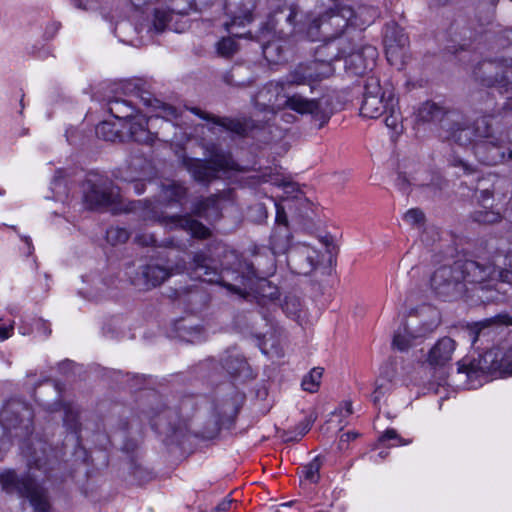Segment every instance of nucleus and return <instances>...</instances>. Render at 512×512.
Segmentation results:
<instances>
[{"mask_svg":"<svg viewBox=\"0 0 512 512\" xmlns=\"http://www.w3.org/2000/svg\"><path fill=\"white\" fill-rule=\"evenodd\" d=\"M456 346V342L452 338H440L429 350L427 362L431 366H445L452 360Z\"/></svg>","mask_w":512,"mask_h":512,"instance_id":"nucleus-22","label":"nucleus"},{"mask_svg":"<svg viewBox=\"0 0 512 512\" xmlns=\"http://www.w3.org/2000/svg\"><path fill=\"white\" fill-rule=\"evenodd\" d=\"M135 241L143 246L153 245L156 240L153 235H136Z\"/></svg>","mask_w":512,"mask_h":512,"instance_id":"nucleus-45","label":"nucleus"},{"mask_svg":"<svg viewBox=\"0 0 512 512\" xmlns=\"http://www.w3.org/2000/svg\"><path fill=\"white\" fill-rule=\"evenodd\" d=\"M172 271L155 264H149L142 270V278L146 288H152L161 285L170 277Z\"/></svg>","mask_w":512,"mask_h":512,"instance_id":"nucleus-24","label":"nucleus"},{"mask_svg":"<svg viewBox=\"0 0 512 512\" xmlns=\"http://www.w3.org/2000/svg\"><path fill=\"white\" fill-rule=\"evenodd\" d=\"M408 37L398 29L385 34L386 57L388 62L401 69L407 55Z\"/></svg>","mask_w":512,"mask_h":512,"instance_id":"nucleus-21","label":"nucleus"},{"mask_svg":"<svg viewBox=\"0 0 512 512\" xmlns=\"http://www.w3.org/2000/svg\"><path fill=\"white\" fill-rule=\"evenodd\" d=\"M508 160H512V150L508 152Z\"/></svg>","mask_w":512,"mask_h":512,"instance_id":"nucleus-61","label":"nucleus"},{"mask_svg":"<svg viewBox=\"0 0 512 512\" xmlns=\"http://www.w3.org/2000/svg\"><path fill=\"white\" fill-rule=\"evenodd\" d=\"M174 13L166 9H156L153 20V27L157 32H162L172 20Z\"/></svg>","mask_w":512,"mask_h":512,"instance_id":"nucleus-34","label":"nucleus"},{"mask_svg":"<svg viewBox=\"0 0 512 512\" xmlns=\"http://www.w3.org/2000/svg\"><path fill=\"white\" fill-rule=\"evenodd\" d=\"M110 113L117 119L125 120V125L134 116V109L126 101L114 100L110 102Z\"/></svg>","mask_w":512,"mask_h":512,"instance_id":"nucleus-29","label":"nucleus"},{"mask_svg":"<svg viewBox=\"0 0 512 512\" xmlns=\"http://www.w3.org/2000/svg\"><path fill=\"white\" fill-rule=\"evenodd\" d=\"M404 220L411 225L420 224L424 220V214L419 209H410L404 214Z\"/></svg>","mask_w":512,"mask_h":512,"instance_id":"nucleus-39","label":"nucleus"},{"mask_svg":"<svg viewBox=\"0 0 512 512\" xmlns=\"http://www.w3.org/2000/svg\"><path fill=\"white\" fill-rule=\"evenodd\" d=\"M390 386L388 381L380 380L376 382L375 390L373 391L371 397L372 401L377 404L380 402L383 395L389 390Z\"/></svg>","mask_w":512,"mask_h":512,"instance_id":"nucleus-38","label":"nucleus"},{"mask_svg":"<svg viewBox=\"0 0 512 512\" xmlns=\"http://www.w3.org/2000/svg\"><path fill=\"white\" fill-rule=\"evenodd\" d=\"M457 371L459 375H465L470 389L481 386L488 374H512V341L505 340L476 359L461 360Z\"/></svg>","mask_w":512,"mask_h":512,"instance_id":"nucleus-6","label":"nucleus"},{"mask_svg":"<svg viewBox=\"0 0 512 512\" xmlns=\"http://www.w3.org/2000/svg\"><path fill=\"white\" fill-rule=\"evenodd\" d=\"M22 240L25 242V244L27 245V248H28V254H31L32 253V250H33V246H32V240L30 237L28 236H24L22 237Z\"/></svg>","mask_w":512,"mask_h":512,"instance_id":"nucleus-52","label":"nucleus"},{"mask_svg":"<svg viewBox=\"0 0 512 512\" xmlns=\"http://www.w3.org/2000/svg\"><path fill=\"white\" fill-rule=\"evenodd\" d=\"M255 6L249 1L234 11H230V21L226 22L225 28L235 37H242V34L234 32L237 27H245L253 21V10Z\"/></svg>","mask_w":512,"mask_h":512,"instance_id":"nucleus-23","label":"nucleus"},{"mask_svg":"<svg viewBox=\"0 0 512 512\" xmlns=\"http://www.w3.org/2000/svg\"><path fill=\"white\" fill-rule=\"evenodd\" d=\"M236 361L238 363L237 368H234L228 362H225V367L231 374L238 373L241 370V368L246 365V362L243 359H237Z\"/></svg>","mask_w":512,"mask_h":512,"instance_id":"nucleus-46","label":"nucleus"},{"mask_svg":"<svg viewBox=\"0 0 512 512\" xmlns=\"http://www.w3.org/2000/svg\"><path fill=\"white\" fill-rule=\"evenodd\" d=\"M322 466V461L319 456L312 459L307 465L301 469L303 477L311 483H316L319 480V471Z\"/></svg>","mask_w":512,"mask_h":512,"instance_id":"nucleus-32","label":"nucleus"},{"mask_svg":"<svg viewBox=\"0 0 512 512\" xmlns=\"http://www.w3.org/2000/svg\"><path fill=\"white\" fill-rule=\"evenodd\" d=\"M12 330H13L12 327L0 328V340L4 341V340L8 339L12 334Z\"/></svg>","mask_w":512,"mask_h":512,"instance_id":"nucleus-50","label":"nucleus"},{"mask_svg":"<svg viewBox=\"0 0 512 512\" xmlns=\"http://www.w3.org/2000/svg\"><path fill=\"white\" fill-rule=\"evenodd\" d=\"M481 333H482V331L480 330V331L478 332V335H477V336H475V337L473 338V343H474V342H476L477 337H478Z\"/></svg>","mask_w":512,"mask_h":512,"instance_id":"nucleus-62","label":"nucleus"},{"mask_svg":"<svg viewBox=\"0 0 512 512\" xmlns=\"http://www.w3.org/2000/svg\"><path fill=\"white\" fill-rule=\"evenodd\" d=\"M281 83L282 81L275 83L271 82L265 86L261 91H259L257 102L259 103L261 100L267 101V105L272 109L283 106L301 115L310 114L317 116L322 112L320 99H309L301 94L286 96L284 102L280 103L279 94L286 88L284 87L281 89Z\"/></svg>","mask_w":512,"mask_h":512,"instance_id":"nucleus-11","label":"nucleus"},{"mask_svg":"<svg viewBox=\"0 0 512 512\" xmlns=\"http://www.w3.org/2000/svg\"><path fill=\"white\" fill-rule=\"evenodd\" d=\"M20 332H21V334H23V335H25V334L27 333V332H26V331H24V330H23V331L21 330Z\"/></svg>","mask_w":512,"mask_h":512,"instance_id":"nucleus-64","label":"nucleus"},{"mask_svg":"<svg viewBox=\"0 0 512 512\" xmlns=\"http://www.w3.org/2000/svg\"><path fill=\"white\" fill-rule=\"evenodd\" d=\"M363 117L377 119L384 116L387 128L398 133L401 128V113L398 98L390 84L381 85L376 77L368 78L360 108Z\"/></svg>","mask_w":512,"mask_h":512,"instance_id":"nucleus-7","label":"nucleus"},{"mask_svg":"<svg viewBox=\"0 0 512 512\" xmlns=\"http://www.w3.org/2000/svg\"><path fill=\"white\" fill-rule=\"evenodd\" d=\"M287 263L294 273L308 275L319 263V253L305 243H298L290 248Z\"/></svg>","mask_w":512,"mask_h":512,"instance_id":"nucleus-20","label":"nucleus"},{"mask_svg":"<svg viewBox=\"0 0 512 512\" xmlns=\"http://www.w3.org/2000/svg\"><path fill=\"white\" fill-rule=\"evenodd\" d=\"M386 455H387V452H380V453H379V457H380L381 459H383L384 457H386Z\"/></svg>","mask_w":512,"mask_h":512,"instance_id":"nucleus-59","label":"nucleus"},{"mask_svg":"<svg viewBox=\"0 0 512 512\" xmlns=\"http://www.w3.org/2000/svg\"><path fill=\"white\" fill-rule=\"evenodd\" d=\"M459 165H461L463 167L465 172H467V173H471L472 172V169L470 168V166L466 162H464L462 160H459Z\"/></svg>","mask_w":512,"mask_h":512,"instance_id":"nucleus-55","label":"nucleus"},{"mask_svg":"<svg viewBox=\"0 0 512 512\" xmlns=\"http://www.w3.org/2000/svg\"><path fill=\"white\" fill-rule=\"evenodd\" d=\"M130 233L122 227H110L106 231L107 241L112 245L123 244L129 239Z\"/></svg>","mask_w":512,"mask_h":512,"instance_id":"nucleus-35","label":"nucleus"},{"mask_svg":"<svg viewBox=\"0 0 512 512\" xmlns=\"http://www.w3.org/2000/svg\"><path fill=\"white\" fill-rule=\"evenodd\" d=\"M353 8L350 6H336L317 17L303 15L299 10L297 22L302 26L303 38L311 41H323L329 43L339 38L351 27Z\"/></svg>","mask_w":512,"mask_h":512,"instance_id":"nucleus-8","label":"nucleus"},{"mask_svg":"<svg viewBox=\"0 0 512 512\" xmlns=\"http://www.w3.org/2000/svg\"><path fill=\"white\" fill-rule=\"evenodd\" d=\"M0 485L7 494H18L29 499L35 512H48L49 502L45 491L34 479L18 477L14 470L6 469L0 472Z\"/></svg>","mask_w":512,"mask_h":512,"instance_id":"nucleus-10","label":"nucleus"},{"mask_svg":"<svg viewBox=\"0 0 512 512\" xmlns=\"http://www.w3.org/2000/svg\"><path fill=\"white\" fill-rule=\"evenodd\" d=\"M439 319L435 311H431V321L419 325L417 319L412 318L398 329L393 338V346L399 351L410 348L417 339L424 338L432 333L438 326Z\"/></svg>","mask_w":512,"mask_h":512,"instance_id":"nucleus-17","label":"nucleus"},{"mask_svg":"<svg viewBox=\"0 0 512 512\" xmlns=\"http://www.w3.org/2000/svg\"><path fill=\"white\" fill-rule=\"evenodd\" d=\"M446 137L460 146L472 145L480 162L494 165L505 158L500 139L495 138L485 118L472 123L469 118L456 112L447 113L442 123Z\"/></svg>","mask_w":512,"mask_h":512,"instance_id":"nucleus-2","label":"nucleus"},{"mask_svg":"<svg viewBox=\"0 0 512 512\" xmlns=\"http://www.w3.org/2000/svg\"><path fill=\"white\" fill-rule=\"evenodd\" d=\"M184 269H185V267H184V266H183V267H178V266H177V267H176V269H175V272H176V273H179V272L183 271Z\"/></svg>","mask_w":512,"mask_h":512,"instance_id":"nucleus-58","label":"nucleus"},{"mask_svg":"<svg viewBox=\"0 0 512 512\" xmlns=\"http://www.w3.org/2000/svg\"><path fill=\"white\" fill-rule=\"evenodd\" d=\"M483 77L481 81L487 86H499L506 93L512 92V58L483 61L479 67ZM506 109H512V96L507 97L504 104Z\"/></svg>","mask_w":512,"mask_h":512,"instance_id":"nucleus-15","label":"nucleus"},{"mask_svg":"<svg viewBox=\"0 0 512 512\" xmlns=\"http://www.w3.org/2000/svg\"><path fill=\"white\" fill-rule=\"evenodd\" d=\"M443 114L444 112L442 107L438 106L436 103L427 101L418 108L416 113V119L418 122L422 123H430L437 120H441L442 124L443 120L445 119V116L443 117Z\"/></svg>","mask_w":512,"mask_h":512,"instance_id":"nucleus-26","label":"nucleus"},{"mask_svg":"<svg viewBox=\"0 0 512 512\" xmlns=\"http://www.w3.org/2000/svg\"><path fill=\"white\" fill-rule=\"evenodd\" d=\"M280 185H282L285 189H291L294 190L295 184L288 181H283Z\"/></svg>","mask_w":512,"mask_h":512,"instance_id":"nucleus-54","label":"nucleus"},{"mask_svg":"<svg viewBox=\"0 0 512 512\" xmlns=\"http://www.w3.org/2000/svg\"><path fill=\"white\" fill-rule=\"evenodd\" d=\"M154 102V108L156 109L154 115L146 118L142 114H136L125 125L128 131L127 135L124 136V140L127 138L138 143L149 144L154 141L155 137L161 134L163 141L182 145L186 136L179 137L175 133L173 137L169 138L164 132L174 127L173 121L179 116L177 109L158 100Z\"/></svg>","mask_w":512,"mask_h":512,"instance_id":"nucleus-5","label":"nucleus"},{"mask_svg":"<svg viewBox=\"0 0 512 512\" xmlns=\"http://www.w3.org/2000/svg\"><path fill=\"white\" fill-rule=\"evenodd\" d=\"M96 134L98 137L106 141L114 142L116 140H124V135L120 134L119 130L115 128L114 124H111L107 121H103L97 125Z\"/></svg>","mask_w":512,"mask_h":512,"instance_id":"nucleus-30","label":"nucleus"},{"mask_svg":"<svg viewBox=\"0 0 512 512\" xmlns=\"http://www.w3.org/2000/svg\"><path fill=\"white\" fill-rule=\"evenodd\" d=\"M82 189L84 201L90 208L110 205L118 196L112 183L97 174H90L83 183Z\"/></svg>","mask_w":512,"mask_h":512,"instance_id":"nucleus-16","label":"nucleus"},{"mask_svg":"<svg viewBox=\"0 0 512 512\" xmlns=\"http://www.w3.org/2000/svg\"><path fill=\"white\" fill-rule=\"evenodd\" d=\"M238 45L232 37H223L216 43L217 54L229 58L236 53Z\"/></svg>","mask_w":512,"mask_h":512,"instance_id":"nucleus-33","label":"nucleus"},{"mask_svg":"<svg viewBox=\"0 0 512 512\" xmlns=\"http://www.w3.org/2000/svg\"><path fill=\"white\" fill-rule=\"evenodd\" d=\"M219 124L227 127L228 129L236 132L237 134H244L246 132V128L240 122H235L233 120H227V123L223 121Z\"/></svg>","mask_w":512,"mask_h":512,"instance_id":"nucleus-44","label":"nucleus"},{"mask_svg":"<svg viewBox=\"0 0 512 512\" xmlns=\"http://www.w3.org/2000/svg\"><path fill=\"white\" fill-rule=\"evenodd\" d=\"M290 233L288 227H277L270 238V248L273 254L288 253L290 248Z\"/></svg>","mask_w":512,"mask_h":512,"instance_id":"nucleus-25","label":"nucleus"},{"mask_svg":"<svg viewBox=\"0 0 512 512\" xmlns=\"http://www.w3.org/2000/svg\"><path fill=\"white\" fill-rule=\"evenodd\" d=\"M323 375L322 368H313L302 380V388L310 393L316 392Z\"/></svg>","mask_w":512,"mask_h":512,"instance_id":"nucleus-31","label":"nucleus"},{"mask_svg":"<svg viewBox=\"0 0 512 512\" xmlns=\"http://www.w3.org/2000/svg\"><path fill=\"white\" fill-rule=\"evenodd\" d=\"M276 207V223L278 227H287L288 219L284 210L279 203H275Z\"/></svg>","mask_w":512,"mask_h":512,"instance_id":"nucleus-42","label":"nucleus"},{"mask_svg":"<svg viewBox=\"0 0 512 512\" xmlns=\"http://www.w3.org/2000/svg\"><path fill=\"white\" fill-rule=\"evenodd\" d=\"M357 437V434L356 433H352V432H348L346 434H343L341 436V439H340V442H344V441H350V440H353Z\"/></svg>","mask_w":512,"mask_h":512,"instance_id":"nucleus-51","label":"nucleus"},{"mask_svg":"<svg viewBox=\"0 0 512 512\" xmlns=\"http://www.w3.org/2000/svg\"><path fill=\"white\" fill-rule=\"evenodd\" d=\"M36 325L39 327V326H43L45 328L44 330V333L46 335H49L50 334V330L46 327V324L44 322H41V321H37L36 322Z\"/></svg>","mask_w":512,"mask_h":512,"instance_id":"nucleus-56","label":"nucleus"},{"mask_svg":"<svg viewBox=\"0 0 512 512\" xmlns=\"http://www.w3.org/2000/svg\"><path fill=\"white\" fill-rule=\"evenodd\" d=\"M57 184H58V181H57V180H55V181L53 182V189H55V188H56Z\"/></svg>","mask_w":512,"mask_h":512,"instance_id":"nucleus-63","label":"nucleus"},{"mask_svg":"<svg viewBox=\"0 0 512 512\" xmlns=\"http://www.w3.org/2000/svg\"><path fill=\"white\" fill-rule=\"evenodd\" d=\"M109 290V286L103 280H98L94 283L93 290L90 292V298L99 300L104 298L107 295Z\"/></svg>","mask_w":512,"mask_h":512,"instance_id":"nucleus-37","label":"nucleus"},{"mask_svg":"<svg viewBox=\"0 0 512 512\" xmlns=\"http://www.w3.org/2000/svg\"><path fill=\"white\" fill-rule=\"evenodd\" d=\"M33 419V411L27 403L12 399L0 412V460L3 458L6 442L3 438L5 431L21 429L28 434Z\"/></svg>","mask_w":512,"mask_h":512,"instance_id":"nucleus-12","label":"nucleus"},{"mask_svg":"<svg viewBox=\"0 0 512 512\" xmlns=\"http://www.w3.org/2000/svg\"><path fill=\"white\" fill-rule=\"evenodd\" d=\"M77 416H78L77 412L71 408H68L65 411L64 424L68 427V429H71L73 431L77 430V428H78Z\"/></svg>","mask_w":512,"mask_h":512,"instance_id":"nucleus-41","label":"nucleus"},{"mask_svg":"<svg viewBox=\"0 0 512 512\" xmlns=\"http://www.w3.org/2000/svg\"><path fill=\"white\" fill-rule=\"evenodd\" d=\"M462 276L460 268H457L456 264L453 267L441 266L431 277V287L440 296L455 297L463 290Z\"/></svg>","mask_w":512,"mask_h":512,"instance_id":"nucleus-18","label":"nucleus"},{"mask_svg":"<svg viewBox=\"0 0 512 512\" xmlns=\"http://www.w3.org/2000/svg\"><path fill=\"white\" fill-rule=\"evenodd\" d=\"M144 183L142 181H135L132 183V188L136 194H142L145 191Z\"/></svg>","mask_w":512,"mask_h":512,"instance_id":"nucleus-49","label":"nucleus"},{"mask_svg":"<svg viewBox=\"0 0 512 512\" xmlns=\"http://www.w3.org/2000/svg\"><path fill=\"white\" fill-rule=\"evenodd\" d=\"M191 111L197 115H199L200 117L204 118V119H209V117L203 115L202 113H200V111L196 108H192Z\"/></svg>","mask_w":512,"mask_h":512,"instance_id":"nucleus-57","label":"nucleus"},{"mask_svg":"<svg viewBox=\"0 0 512 512\" xmlns=\"http://www.w3.org/2000/svg\"><path fill=\"white\" fill-rule=\"evenodd\" d=\"M189 270L193 278L210 283L219 282L231 293L241 297H246L253 290L255 282L253 266L232 250H225L219 275L212 266V260L203 252L194 254Z\"/></svg>","mask_w":512,"mask_h":512,"instance_id":"nucleus-1","label":"nucleus"},{"mask_svg":"<svg viewBox=\"0 0 512 512\" xmlns=\"http://www.w3.org/2000/svg\"><path fill=\"white\" fill-rule=\"evenodd\" d=\"M377 55L375 47L366 45L349 53L341 49L336 57L345 58V69L348 73L361 76L373 69Z\"/></svg>","mask_w":512,"mask_h":512,"instance_id":"nucleus-19","label":"nucleus"},{"mask_svg":"<svg viewBox=\"0 0 512 512\" xmlns=\"http://www.w3.org/2000/svg\"><path fill=\"white\" fill-rule=\"evenodd\" d=\"M218 199L215 196L199 201L194 207V213L200 217L209 218L218 213Z\"/></svg>","mask_w":512,"mask_h":512,"instance_id":"nucleus-28","label":"nucleus"},{"mask_svg":"<svg viewBox=\"0 0 512 512\" xmlns=\"http://www.w3.org/2000/svg\"><path fill=\"white\" fill-rule=\"evenodd\" d=\"M232 503H233L232 499H225L220 504H218L216 509L218 512L228 511L230 509Z\"/></svg>","mask_w":512,"mask_h":512,"instance_id":"nucleus-48","label":"nucleus"},{"mask_svg":"<svg viewBox=\"0 0 512 512\" xmlns=\"http://www.w3.org/2000/svg\"><path fill=\"white\" fill-rule=\"evenodd\" d=\"M171 414V411H164L159 415L158 419L152 424L153 427L156 429H160L164 420L168 418V416Z\"/></svg>","mask_w":512,"mask_h":512,"instance_id":"nucleus-47","label":"nucleus"},{"mask_svg":"<svg viewBox=\"0 0 512 512\" xmlns=\"http://www.w3.org/2000/svg\"><path fill=\"white\" fill-rule=\"evenodd\" d=\"M35 465H36V467H37V468H39V469L42 467V466H41V464H40V462H39V460H36V461H35Z\"/></svg>","mask_w":512,"mask_h":512,"instance_id":"nucleus-60","label":"nucleus"},{"mask_svg":"<svg viewBox=\"0 0 512 512\" xmlns=\"http://www.w3.org/2000/svg\"><path fill=\"white\" fill-rule=\"evenodd\" d=\"M381 441H388L392 439H396L399 441L400 445H407L410 443V441L402 440V438L397 434V432L394 429H388L386 432L381 436Z\"/></svg>","mask_w":512,"mask_h":512,"instance_id":"nucleus-43","label":"nucleus"},{"mask_svg":"<svg viewBox=\"0 0 512 512\" xmlns=\"http://www.w3.org/2000/svg\"><path fill=\"white\" fill-rule=\"evenodd\" d=\"M377 16V10L370 6H360L351 17L350 25L354 28L363 29L370 25Z\"/></svg>","mask_w":512,"mask_h":512,"instance_id":"nucleus-27","label":"nucleus"},{"mask_svg":"<svg viewBox=\"0 0 512 512\" xmlns=\"http://www.w3.org/2000/svg\"><path fill=\"white\" fill-rule=\"evenodd\" d=\"M463 275L462 281L481 283L488 279L499 280L512 285V255H498L489 264H481L474 260L456 263Z\"/></svg>","mask_w":512,"mask_h":512,"instance_id":"nucleus-9","label":"nucleus"},{"mask_svg":"<svg viewBox=\"0 0 512 512\" xmlns=\"http://www.w3.org/2000/svg\"><path fill=\"white\" fill-rule=\"evenodd\" d=\"M299 8L295 5H285L276 10L265 23L257 36L262 44L265 59L278 64L285 59V52L290 45V38L294 41L304 39V30L296 21Z\"/></svg>","mask_w":512,"mask_h":512,"instance_id":"nucleus-3","label":"nucleus"},{"mask_svg":"<svg viewBox=\"0 0 512 512\" xmlns=\"http://www.w3.org/2000/svg\"><path fill=\"white\" fill-rule=\"evenodd\" d=\"M314 420L312 416L305 418L297 427V435L289 440L301 439L311 429Z\"/></svg>","mask_w":512,"mask_h":512,"instance_id":"nucleus-40","label":"nucleus"},{"mask_svg":"<svg viewBox=\"0 0 512 512\" xmlns=\"http://www.w3.org/2000/svg\"><path fill=\"white\" fill-rule=\"evenodd\" d=\"M186 196V188L182 185L171 182L162 186L160 197L161 202L138 201L134 207L146 223L158 222L169 229H182L189 232L193 237L205 239L210 236V230L202 223L192 219L190 216H166L161 210L162 207L172 203H182Z\"/></svg>","mask_w":512,"mask_h":512,"instance_id":"nucleus-4","label":"nucleus"},{"mask_svg":"<svg viewBox=\"0 0 512 512\" xmlns=\"http://www.w3.org/2000/svg\"><path fill=\"white\" fill-rule=\"evenodd\" d=\"M334 73L331 61L313 60L298 65L292 70L281 83V89L291 85H309L314 89L312 83L330 77Z\"/></svg>","mask_w":512,"mask_h":512,"instance_id":"nucleus-14","label":"nucleus"},{"mask_svg":"<svg viewBox=\"0 0 512 512\" xmlns=\"http://www.w3.org/2000/svg\"><path fill=\"white\" fill-rule=\"evenodd\" d=\"M343 406H344V409H345L347 415H350L353 412L351 402H345L343 404Z\"/></svg>","mask_w":512,"mask_h":512,"instance_id":"nucleus-53","label":"nucleus"},{"mask_svg":"<svg viewBox=\"0 0 512 512\" xmlns=\"http://www.w3.org/2000/svg\"><path fill=\"white\" fill-rule=\"evenodd\" d=\"M186 166L193 178L199 182L210 181L216 178L219 172L238 169L231 155L220 151H215L209 161L190 159Z\"/></svg>","mask_w":512,"mask_h":512,"instance_id":"nucleus-13","label":"nucleus"},{"mask_svg":"<svg viewBox=\"0 0 512 512\" xmlns=\"http://www.w3.org/2000/svg\"><path fill=\"white\" fill-rule=\"evenodd\" d=\"M474 219L482 224H492L498 222L501 215L493 210H478L474 213Z\"/></svg>","mask_w":512,"mask_h":512,"instance_id":"nucleus-36","label":"nucleus"}]
</instances>
